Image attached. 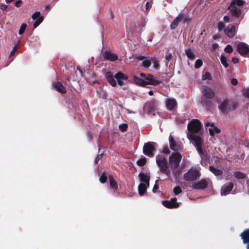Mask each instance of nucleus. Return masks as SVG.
<instances>
[{"instance_id": "f257e3e1", "label": "nucleus", "mask_w": 249, "mask_h": 249, "mask_svg": "<svg viewBox=\"0 0 249 249\" xmlns=\"http://www.w3.org/2000/svg\"><path fill=\"white\" fill-rule=\"evenodd\" d=\"M182 156L179 152H172V174L178 178L184 171L185 164L183 161L181 163Z\"/></svg>"}, {"instance_id": "f03ea898", "label": "nucleus", "mask_w": 249, "mask_h": 249, "mask_svg": "<svg viewBox=\"0 0 249 249\" xmlns=\"http://www.w3.org/2000/svg\"><path fill=\"white\" fill-rule=\"evenodd\" d=\"M218 109L224 114L235 110L238 107L237 102L231 101L228 98L219 99L217 100Z\"/></svg>"}, {"instance_id": "7ed1b4c3", "label": "nucleus", "mask_w": 249, "mask_h": 249, "mask_svg": "<svg viewBox=\"0 0 249 249\" xmlns=\"http://www.w3.org/2000/svg\"><path fill=\"white\" fill-rule=\"evenodd\" d=\"M139 75L140 77L135 75L133 77L135 83L138 85L143 87L147 85L157 86L160 83V81L155 79L152 74L140 73Z\"/></svg>"}, {"instance_id": "20e7f679", "label": "nucleus", "mask_w": 249, "mask_h": 249, "mask_svg": "<svg viewBox=\"0 0 249 249\" xmlns=\"http://www.w3.org/2000/svg\"><path fill=\"white\" fill-rule=\"evenodd\" d=\"M156 163L160 168V171L170 177V171L169 169V166L167 159L164 155H158L156 157Z\"/></svg>"}, {"instance_id": "39448f33", "label": "nucleus", "mask_w": 249, "mask_h": 249, "mask_svg": "<svg viewBox=\"0 0 249 249\" xmlns=\"http://www.w3.org/2000/svg\"><path fill=\"white\" fill-rule=\"evenodd\" d=\"M187 136L188 139L191 142H192L196 147L197 152L202 159V157H203L204 153L202 149V139L201 137L198 135H196V134L193 133H187Z\"/></svg>"}, {"instance_id": "423d86ee", "label": "nucleus", "mask_w": 249, "mask_h": 249, "mask_svg": "<svg viewBox=\"0 0 249 249\" xmlns=\"http://www.w3.org/2000/svg\"><path fill=\"white\" fill-rule=\"evenodd\" d=\"M200 168L198 167H192L183 175V178L187 181H191L197 179L201 175Z\"/></svg>"}, {"instance_id": "0eeeda50", "label": "nucleus", "mask_w": 249, "mask_h": 249, "mask_svg": "<svg viewBox=\"0 0 249 249\" xmlns=\"http://www.w3.org/2000/svg\"><path fill=\"white\" fill-rule=\"evenodd\" d=\"M187 133L196 134L198 133L201 129V124L199 120L197 119H192L188 124Z\"/></svg>"}, {"instance_id": "6e6552de", "label": "nucleus", "mask_w": 249, "mask_h": 249, "mask_svg": "<svg viewBox=\"0 0 249 249\" xmlns=\"http://www.w3.org/2000/svg\"><path fill=\"white\" fill-rule=\"evenodd\" d=\"M233 3H231L228 7V9L230 10L231 15L238 19L236 24L238 25L243 18L244 16L242 14L241 9L237 6H233Z\"/></svg>"}, {"instance_id": "1a4fd4ad", "label": "nucleus", "mask_w": 249, "mask_h": 249, "mask_svg": "<svg viewBox=\"0 0 249 249\" xmlns=\"http://www.w3.org/2000/svg\"><path fill=\"white\" fill-rule=\"evenodd\" d=\"M155 142H149L145 143L143 147V153L144 155L152 157L154 156V152L156 150L154 145Z\"/></svg>"}, {"instance_id": "9d476101", "label": "nucleus", "mask_w": 249, "mask_h": 249, "mask_svg": "<svg viewBox=\"0 0 249 249\" xmlns=\"http://www.w3.org/2000/svg\"><path fill=\"white\" fill-rule=\"evenodd\" d=\"M212 182L210 178L202 179L193 185V188L195 189L204 190L207 188L209 185H211Z\"/></svg>"}, {"instance_id": "9b49d317", "label": "nucleus", "mask_w": 249, "mask_h": 249, "mask_svg": "<svg viewBox=\"0 0 249 249\" xmlns=\"http://www.w3.org/2000/svg\"><path fill=\"white\" fill-rule=\"evenodd\" d=\"M237 49L241 55H245L249 53V46L244 42H240Z\"/></svg>"}, {"instance_id": "f8f14e48", "label": "nucleus", "mask_w": 249, "mask_h": 249, "mask_svg": "<svg viewBox=\"0 0 249 249\" xmlns=\"http://www.w3.org/2000/svg\"><path fill=\"white\" fill-rule=\"evenodd\" d=\"M103 57L105 60L114 61L118 59V56L109 51H106L103 53Z\"/></svg>"}, {"instance_id": "ddd939ff", "label": "nucleus", "mask_w": 249, "mask_h": 249, "mask_svg": "<svg viewBox=\"0 0 249 249\" xmlns=\"http://www.w3.org/2000/svg\"><path fill=\"white\" fill-rule=\"evenodd\" d=\"M202 92L203 95L208 99H212L215 95V94L213 89L207 86L202 87Z\"/></svg>"}, {"instance_id": "4468645a", "label": "nucleus", "mask_w": 249, "mask_h": 249, "mask_svg": "<svg viewBox=\"0 0 249 249\" xmlns=\"http://www.w3.org/2000/svg\"><path fill=\"white\" fill-rule=\"evenodd\" d=\"M244 244L246 245V249H249V228L245 230L240 234Z\"/></svg>"}, {"instance_id": "2eb2a0df", "label": "nucleus", "mask_w": 249, "mask_h": 249, "mask_svg": "<svg viewBox=\"0 0 249 249\" xmlns=\"http://www.w3.org/2000/svg\"><path fill=\"white\" fill-rule=\"evenodd\" d=\"M233 188V184L232 182H228L225 184L221 188V194L222 195L226 196L230 193Z\"/></svg>"}, {"instance_id": "dca6fc26", "label": "nucleus", "mask_w": 249, "mask_h": 249, "mask_svg": "<svg viewBox=\"0 0 249 249\" xmlns=\"http://www.w3.org/2000/svg\"><path fill=\"white\" fill-rule=\"evenodd\" d=\"M225 34L230 38H232L236 34V29L234 25L231 26V28L227 27L224 29Z\"/></svg>"}, {"instance_id": "f3484780", "label": "nucleus", "mask_w": 249, "mask_h": 249, "mask_svg": "<svg viewBox=\"0 0 249 249\" xmlns=\"http://www.w3.org/2000/svg\"><path fill=\"white\" fill-rule=\"evenodd\" d=\"M52 85L53 88L58 92L62 94L66 93L67 91L65 88L60 82H53Z\"/></svg>"}, {"instance_id": "a211bd4d", "label": "nucleus", "mask_w": 249, "mask_h": 249, "mask_svg": "<svg viewBox=\"0 0 249 249\" xmlns=\"http://www.w3.org/2000/svg\"><path fill=\"white\" fill-rule=\"evenodd\" d=\"M119 85L122 86L124 85L123 80L127 79V76L121 72H117L114 76Z\"/></svg>"}, {"instance_id": "6ab92c4d", "label": "nucleus", "mask_w": 249, "mask_h": 249, "mask_svg": "<svg viewBox=\"0 0 249 249\" xmlns=\"http://www.w3.org/2000/svg\"><path fill=\"white\" fill-rule=\"evenodd\" d=\"M105 76L109 84L113 87L116 86V82L114 79L115 77L110 71L107 72L105 74Z\"/></svg>"}, {"instance_id": "aec40b11", "label": "nucleus", "mask_w": 249, "mask_h": 249, "mask_svg": "<svg viewBox=\"0 0 249 249\" xmlns=\"http://www.w3.org/2000/svg\"><path fill=\"white\" fill-rule=\"evenodd\" d=\"M109 181V186L111 189L114 191H116L118 189V184L116 180L114 179L113 177L111 175L109 176L108 177Z\"/></svg>"}, {"instance_id": "412c9836", "label": "nucleus", "mask_w": 249, "mask_h": 249, "mask_svg": "<svg viewBox=\"0 0 249 249\" xmlns=\"http://www.w3.org/2000/svg\"><path fill=\"white\" fill-rule=\"evenodd\" d=\"M184 14H180L174 19L172 21V29H175L178 24V23L182 20L184 18Z\"/></svg>"}, {"instance_id": "4be33fe9", "label": "nucleus", "mask_w": 249, "mask_h": 249, "mask_svg": "<svg viewBox=\"0 0 249 249\" xmlns=\"http://www.w3.org/2000/svg\"><path fill=\"white\" fill-rule=\"evenodd\" d=\"M209 169L216 176H221L223 173V172L221 169L215 168L212 165H210L209 166Z\"/></svg>"}, {"instance_id": "5701e85b", "label": "nucleus", "mask_w": 249, "mask_h": 249, "mask_svg": "<svg viewBox=\"0 0 249 249\" xmlns=\"http://www.w3.org/2000/svg\"><path fill=\"white\" fill-rule=\"evenodd\" d=\"M183 145L177 143L172 138V151L179 152V150L183 149Z\"/></svg>"}, {"instance_id": "b1692460", "label": "nucleus", "mask_w": 249, "mask_h": 249, "mask_svg": "<svg viewBox=\"0 0 249 249\" xmlns=\"http://www.w3.org/2000/svg\"><path fill=\"white\" fill-rule=\"evenodd\" d=\"M139 178L140 181L142 182V183H144V182H148V180H150V177L142 172L140 173L139 174Z\"/></svg>"}, {"instance_id": "393cba45", "label": "nucleus", "mask_w": 249, "mask_h": 249, "mask_svg": "<svg viewBox=\"0 0 249 249\" xmlns=\"http://www.w3.org/2000/svg\"><path fill=\"white\" fill-rule=\"evenodd\" d=\"M146 190L144 183H141L139 184L138 186V192L139 194L141 196L144 195L145 193L146 192Z\"/></svg>"}, {"instance_id": "a878e982", "label": "nucleus", "mask_w": 249, "mask_h": 249, "mask_svg": "<svg viewBox=\"0 0 249 249\" xmlns=\"http://www.w3.org/2000/svg\"><path fill=\"white\" fill-rule=\"evenodd\" d=\"M210 135L212 136H213L215 134H219L220 133V129L214 125L213 128L209 129Z\"/></svg>"}, {"instance_id": "bb28decb", "label": "nucleus", "mask_w": 249, "mask_h": 249, "mask_svg": "<svg viewBox=\"0 0 249 249\" xmlns=\"http://www.w3.org/2000/svg\"><path fill=\"white\" fill-rule=\"evenodd\" d=\"M185 54L190 59H193L195 58V55L190 48H188L185 50Z\"/></svg>"}, {"instance_id": "cd10ccee", "label": "nucleus", "mask_w": 249, "mask_h": 249, "mask_svg": "<svg viewBox=\"0 0 249 249\" xmlns=\"http://www.w3.org/2000/svg\"><path fill=\"white\" fill-rule=\"evenodd\" d=\"M233 176L238 179H244L246 177V175L244 173L239 171L235 172L233 173Z\"/></svg>"}, {"instance_id": "c85d7f7f", "label": "nucleus", "mask_w": 249, "mask_h": 249, "mask_svg": "<svg viewBox=\"0 0 249 249\" xmlns=\"http://www.w3.org/2000/svg\"><path fill=\"white\" fill-rule=\"evenodd\" d=\"M146 158L142 157L137 161V164L139 166H142L146 164Z\"/></svg>"}, {"instance_id": "c756f323", "label": "nucleus", "mask_w": 249, "mask_h": 249, "mask_svg": "<svg viewBox=\"0 0 249 249\" xmlns=\"http://www.w3.org/2000/svg\"><path fill=\"white\" fill-rule=\"evenodd\" d=\"M220 59L221 63L225 68H227L229 67V64L227 62V58L225 56L221 55L220 57Z\"/></svg>"}, {"instance_id": "7c9ffc66", "label": "nucleus", "mask_w": 249, "mask_h": 249, "mask_svg": "<svg viewBox=\"0 0 249 249\" xmlns=\"http://www.w3.org/2000/svg\"><path fill=\"white\" fill-rule=\"evenodd\" d=\"M43 16L39 17L37 18L33 24L34 28H36L43 21Z\"/></svg>"}, {"instance_id": "2f4dec72", "label": "nucleus", "mask_w": 249, "mask_h": 249, "mask_svg": "<svg viewBox=\"0 0 249 249\" xmlns=\"http://www.w3.org/2000/svg\"><path fill=\"white\" fill-rule=\"evenodd\" d=\"M231 3H233V6H242L245 3V1L243 0H232Z\"/></svg>"}, {"instance_id": "473e14b6", "label": "nucleus", "mask_w": 249, "mask_h": 249, "mask_svg": "<svg viewBox=\"0 0 249 249\" xmlns=\"http://www.w3.org/2000/svg\"><path fill=\"white\" fill-rule=\"evenodd\" d=\"M170 153V150L167 145L164 146L162 150L160 151V154L159 155H169Z\"/></svg>"}, {"instance_id": "72a5a7b5", "label": "nucleus", "mask_w": 249, "mask_h": 249, "mask_svg": "<svg viewBox=\"0 0 249 249\" xmlns=\"http://www.w3.org/2000/svg\"><path fill=\"white\" fill-rule=\"evenodd\" d=\"M204 103L206 105V108L208 109H210V108H211L213 106V103L212 101L208 99L204 100L203 101Z\"/></svg>"}, {"instance_id": "f704fd0d", "label": "nucleus", "mask_w": 249, "mask_h": 249, "mask_svg": "<svg viewBox=\"0 0 249 249\" xmlns=\"http://www.w3.org/2000/svg\"><path fill=\"white\" fill-rule=\"evenodd\" d=\"M212 75H211V74L208 72V71H206L204 74H203L202 75V79L203 80H212Z\"/></svg>"}, {"instance_id": "c9c22d12", "label": "nucleus", "mask_w": 249, "mask_h": 249, "mask_svg": "<svg viewBox=\"0 0 249 249\" xmlns=\"http://www.w3.org/2000/svg\"><path fill=\"white\" fill-rule=\"evenodd\" d=\"M162 204L168 209H171V199L169 200L162 201Z\"/></svg>"}, {"instance_id": "e433bc0d", "label": "nucleus", "mask_w": 249, "mask_h": 249, "mask_svg": "<svg viewBox=\"0 0 249 249\" xmlns=\"http://www.w3.org/2000/svg\"><path fill=\"white\" fill-rule=\"evenodd\" d=\"M173 192L175 195H178L182 192L181 188L180 186H176L173 188Z\"/></svg>"}, {"instance_id": "4c0bfd02", "label": "nucleus", "mask_w": 249, "mask_h": 249, "mask_svg": "<svg viewBox=\"0 0 249 249\" xmlns=\"http://www.w3.org/2000/svg\"><path fill=\"white\" fill-rule=\"evenodd\" d=\"M177 106V102L175 99L172 98V114H175L176 113V107Z\"/></svg>"}, {"instance_id": "58836bf2", "label": "nucleus", "mask_w": 249, "mask_h": 249, "mask_svg": "<svg viewBox=\"0 0 249 249\" xmlns=\"http://www.w3.org/2000/svg\"><path fill=\"white\" fill-rule=\"evenodd\" d=\"M151 61L150 60L145 59L143 61L142 64V66L145 67V68H149L150 66L151 65Z\"/></svg>"}, {"instance_id": "ea45409f", "label": "nucleus", "mask_w": 249, "mask_h": 249, "mask_svg": "<svg viewBox=\"0 0 249 249\" xmlns=\"http://www.w3.org/2000/svg\"><path fill=\"white\" fill-rule=\"evenodd\" d=\"M127 127H128L127 124H124V123L120 124L119 126V128L120 130L123 132L126 131Z\"/></svg>"}, {"instance_id": "a19ab883", "label": "nucleus", "mask_w": 249, "mask_h": 249, "mask_svg": "<svg viewBox=\"0 0 249 249\" xmlns=\"http://www.w3.org/2000/svg\"><path fill=\"white\" fill-rule=\"evenodd\" d=\"M26 28V24L25 23H22L20 27V29L18 31V34L20 35H22L24 32H25V30Z\"/></svg>"}, {"instance_id": "79ce46f5", "label": "nucleus", "mask_w": 249, "mask_h": 249, "mask_svg": "<svg viewBox=\"0 0 249 249\" xmlns=\"http://www.w3.org/2000/svg\"><path fill=\"white\" fill-rule=\"evenodd\" d=\"M99 180L101 183H105L107 180V177L105 175V173L103 172L100 177Z\"/></svg>"}, {"instance_id": "37998d69", "label": "nucleus", "mask_w": 249, "mask_h": 249, "mask_svg": "<svg viewBox=\"0 0 249 249\" xmlns=\"http://www.w3.org/2000/svg\"><path fill=\"white\" fill-rule=\"evenodd\" d=\"M177 200L176 197H172V208H177L179 207V203L177 202Z\"/></svg>"}, {"instance_id": "c03bdc74", "label": "nucleus", "mask_w": 249, "mask_h": 249, "mask_svg": "<svg viewBox=\"0 0 249 249\" xmlns=\"http://www.w3.org/2000/svg\"><path fill=\"white\" fill-rule=\"evenodd\" d=\"M225 24L223 22L221 21H219L217 22V28L219 32L221 31L223 29H225Z\"/></svg>"}, {"instance_id": "a18cd8bd", "label": "nucleus", "mask_w": 249, "mask_h": 249, "mask_svg": "<svg viewBox=\"0 0 249 249\" xmlns=\"http://www.w3.org/2000/svg\"><path fill=\"white\" fill-rule=\"evenodd\" d=\"M175 122L177 124L179 125L180 124H184L185 122V120L182 118H176L175 119Z\"/></svg>"}, {"instance_id": "49530a36", "label": "nucleus", "mask_w": 249, "mask_h": 249, "mask_svg": "<svg viewBox=\"0 0 249 249\" xmlns=\"http://www.w3.org/2000/svg\"><path fill=\"white\" fill-rule=\"evenodd\" d=\"M203 64L202 61L200 59H197L195 62V67L196 69L199 68Z\"/></svg>"}, {"instance_id": "de8ad7c7", "label": "nucleus", "mask_w": 249, "mask_h": 249, "mask_svg": "<svg viewBox=\"0 0 249 249\" xmlns=\"http://www.w3.org/2000/svg\"><path fill=\"white\" fill-rule=\"evenodd\" d=\"M224 50L228 53H231L233 51V48L231 45H228L225 48Z\"/></svg>"}, {"instance_id": "09e8293b", "label": "nucleus", "mask_w": 249, "mask_h": 249, "mask_svg": "<svg viewBox=\"0 0 249 249\" xmlns=\"http://www.w3.org/2000/svg\"><path fill=\"white\" fill-rule=\"evenodd\" d=\"M166 105L169 110H171V99L168 98L166 99Z\"/></svg>"}, {"instance_id": "8fccbe9b", "label": "nucleus", "mask_w": 249, "mask_h": 249, "mask_svg": "<svg viewBox=\"0 0 249 249\" xmlns=\"http://www.w3.org/2000/svg\"><path fill=\"white\" fill-rule=\"evenodd\" d=\"M40 12L39 11H36L32 15V18H33V19L35 20L37 18H38L39 17H40Z\"/></svg>"}, {"instance_id": "3c124183", "label": "nucleus", "mask_w": 249, "mask_h": 249, "mask_svg": "<svg viewBox=\"0 0 249 249\" xmlns=\"http://www.w3.org/2000/svg\"><path fill=\"white\" fill-rule=\"evenodd\" d=\"M103 155H104L103 153H102V154L98 155L97 156V157L94 159V163L95 164H97L98 162V161L102 159V158H103Z\"/></svg>"}, {"instance_id": "603ef678", "label": "nucleus", "mask_w": 249, "mask_h": 249, "mask_svg": "<svg viewBox=\"0 0 249 249\" xmlns=\"http://www.w3.org/2000/svg\"><path fill=\"white\" fill-rule=\"evenodd\" d=\"M158 180H157L156 181V183L153 187V193H156L157 192V190L159 189V185L158 184Z\"/></svg>"}, {"instance_id": "864d4df0", "label": "nucleus", "mask_w": 249, "mask_h": 249, "mask_svg": "<svg viewBox=\"0 0 249 249\" xmlns=\"http://www.w3.org/2000/svg\"><path fill=\"white\" fill-rule=\"evenodd\" d=\"M182 19L183 20V23H188L190 21L191 18H189L188 17L184 16V18H183Z\"/></svg>"}, {"instance_id": "5fc2aeb1", "label": "nucleus", "mask_w": 249, "mask_h": 249, "mask_svg": "<svg viewBox=\"0 0 249 249\" xmlns=\"http://www.w3.org/2000/svg\"><path fill=\"white\" fill-rule=\"evenodd\" d=\"M17 45L15 46V47L13 48L12 51L10 53V57H11L12 56H13V55H14V54L17 51Z\"/></svg>"}, {"instance_id": "6e6d98bb", "label": "nucleus", "mask_w": 249, "mask_h": 249, "mask_svg": "<svg viewBox=\"0 0 249 249\" xmlns=\"http://www.w3.org/2000/svg\"><path fill=\"white\" fill-rule=\"evenodd\" d=\"M244 95L245 97L249 98V88H248L245 90Z\"/></svg>"}, {"instance_id": "4d7b16f0", "label": "nucleus", "mask_w": 249, "mask_h": 249, "mask_svg": "<svg viewBox=\"0 0 249 249\" xmlns=\"http://www.w3.org/2000/svg\"><path fill=\"white\" fill-rule=\"evenodd\" d=\"M7 8V5L4 4L2 3H0V9L2 10L3 11L6 10Z\"/></svg>"}, {"instance_id": "13d9d810", "label": "nucleus", "mask_w": 249, "mask_h": 249, "mask_svg": "<svg viewBox=\"0 0 249 249\" xmlns=\"http://www.w3.org/2000/svg\"><path fill=\"white\" fill-rule=\"evenodd\" d=\"M231 83L232 85H233L234 86H235V85H236L238 84V81L235 78H232L231 80Z\"/></svg>"}, {"instance_id": "bf43d9fd", "label": "nucleus", "mask_w": 249, "mask_h": 249, "mask_svg": "<svg viewBox=\"0 0 249 249\" xmlns=\"http://www.w3.org/2000/svg\"><path fill=\"white\" fill-rule=\"evenodd\" d=\"M22 1L21 0H17L15 2V5L17 7H19Z\"/></svg>"}, {"instance_id": "052dcab7", "label": "nucleus", "mask_w": 249, "mask_h": 249, "mask_svg": "<svg viewBox=\"0 0 249 249\" xmlns=\"http://www.w3.org/2000/svg\"><path fill=\"white\" fill-rule=\"evenodd\" d=\"M87 135L89 138V141H91L92 140L93 137L91 133L90 132H88L87 134Z\"/></svg>"}, {"instance_id": "680f3d73", "label": "nucleus", "mask_w": 249, "mask_h": 249, "mask_svg": "<svg viewBox=\"0 0 249 249\" xmlns=\"http://www.w3.org/2000/svg\"><path fill=\"white\" fill-rule=\"evenodd\" d=\"M223 20L225 22H226V23L229 22L230 21V18L228 16H225L223 17Z\"/></svg>"}, {"instance_id": "e2e57ef3", "label": "nucleus", "mask_w": 249, "mask_h": 249, "mask_svg": "<svg viewBox=\"0 0 249 249\" xmlns=\"http://www.w3.org/2000/svg\"><path fill=\"white\" fill-rule=\"evenodd\" d=\"M232 62L234 64L238 63L239 62V59L238 58H236V57H233L232 58Z\"/></svg>"}, {"instance_id": "0e129e2a", "label": "nucleus", "mask_w": 249, "mask_h": 249, "mask_svg": "<svg viewBox=\"0 0 249 249\" xmlns=\"http://www.w3.org/2000/svg\"><path fill=\"white\" fill-rule=\"evenodd\" d=\"M205 126H211L213 128V127L214 126V125L213 123H210L209 122H207L205 124Z\"/></svg>"}, {"instance_id": "69168bd1", "label": "nucleus", "mask_w": 249, "mask_h": 249, "mask_svg": "<svg viewBox=\"0 0 249 249\" xmlns=\"http://www.w3.org/2000/svg\"><path fill=\"white\" fill-rule=\"evenodd\" d=\"M166 58L168 61H170L171 59V54H168L166 55Z\"/></svg>"}, {"instance_id": "338daca9", "label": "nucleus", "mask_w": 249, "mask_h": 249, "mask_svg": "<svg viewBox=\"0 0 249 249\" xmlns=\"http://www.w3.org/2000/svg\"><path fill=\"white\" fill-rule=\"evenodd\" d=\"M138 58L139 59V60H144L146 58V57L144 56H142V55H140Z\"/></svg>"}, {"instance_id": "774afa93", "label": "nucleus", "mask_w": 249, "mask_h": 249, "mask_svg": "<svg viewBox=\"0 0 249 249\" xmlns=\"http://www.w3.org/2000/svg\"><path fill=\"white\" fill-rule=\"evenodd\" d=\"M110 18L111 20H113L114 18V15L111 11H110Z\"/></svg>"}]
</instances>
